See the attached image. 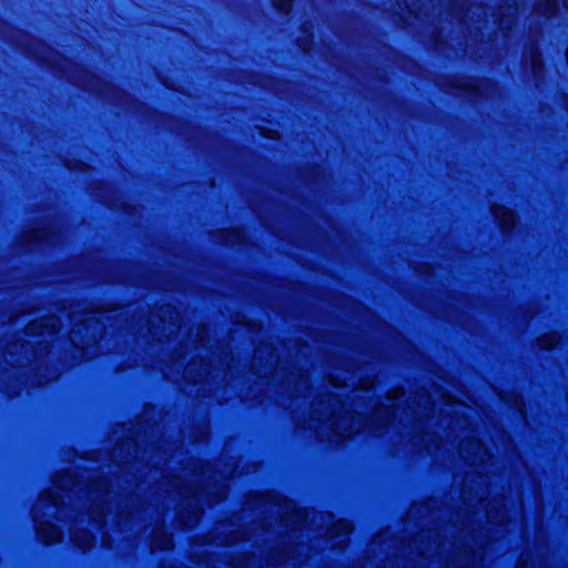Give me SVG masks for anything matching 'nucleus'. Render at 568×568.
<instances>
[{"label":"nucleus","mask_w":568,"mask_h":568,"mask_svg":"<svg viewBox=\"0 0 568 568\" xmlns=\"http://www.w3.org/2000/svg\"><path fill=\"white\" fill-rule=\"evenodd\" d=\"M459 454L470 465L484 464L490 456L485 445L475 437L460 442Z\"/></svg>","instance_id":"1"},{"label":"nucleus","mask_w":568,"mask_h":568,"mask_svg":"<svg viewBox=\"0 0 568 568\" xmlns=\"http://www.w3.org/2000/svg\"><path fill=\"white\" fill-rule=\"evenodd\" d=\"M433 408L434 403L432 398L428 395L423 394L418 399L413 398L409 400L408 409L410 413L407 414L405 418L407 422H413L416 424L414 427L419 430L420 426L417 423H419L423 416L428 417Z\"/></svg>","instance_id":"2"},{"label":"nucleus","mask_w":568,"mask_h":568,"mask_svg":"<svg viewBox=\"0 0 568 568\" xmlns=\"http://www.w3.org/2000/svg\"><path fill=\"white\" fill-rule=\"evenodd\" d=\"M488 494V484L486 478H480L476 489L473 487L471 480L468 479L463 487L462 497L466 504L473 506V500L483 503Z\"/></svg>","instance_id":"3"},{"label":"nucleus","mask_w":568,"mask_h":568,"mask_svg":"<svg viewBox=\"0 0 568 568\" xmlns=\"http://www.w3.org/2000/svg\"><path fill=\"white\" fill-rule=\"evenodd\" d=\"M333 419L331 422V425L333 426V433L337 438H344L351 436L354 432H358L359 425L362 423V415H355L352 416V423L349 428L345 427V424L347 422V417H337L331 416Z\"/></svg>","instance_id":"4"},{"label":"nucleus","mask_w":568,"mask_h":568,"mask_svg":"<svg viewBox=\"0 0 568 568\" xmlns=\"http://www.w3.org/2000/svg\"><path fill=\"white\" fill-rule=\"evenodd\" d=\"M209 375V363L201 361L199 363H191L184 369V378L190 383H199Z\"/></svg>","instance_id":"5"},{"label":"nucleus","mask_w":568,"mask_h":568,"mask_svg":"<svg viewBox=\"0 0 568 568\" xmlns=\"http://www.w3.org/2000/svg\"><path fill=\"white\" fill-rule=\"evenodd\" d=\"M38 537L47 545L58 542L62 538V532L52 524L43 523L37 528Z\"/></svg>","instance_id":"6"},{"label":"nucleus","mask_w":568,"mask_h":568,"mask_svg":"<svg viewBox=\"0 0 568 568\" xmlns=\"http://www.w3.org/2000/svg\"><path fill=\"white\" fill-rule=\"evenodd\" d=\"M394 412L392 410V406L382 405L375 409L373 415V425L374 427H378L379 424H392L395 427L396 418L393 417Z\"/></svg>","instance_id":"7"},{"label":"nucleus","mask_w":568,"mask_h":568,"mask_svg":"<svg viewBox=\"0 0 568 568\" xmlns=\"http://www.w3.org/2000/svg\"><path fill=\"white\" fill-rule=\"evenodd\" d=\"M491 211L494 216L499 221L500 225L505 230L511 229L514 226L515 214L513 211L499 205H494Z\"/></svg>","instance_id":"8"},{"label":"nucleus","mask_w":568,"mask_h":568,"mask_svg":"<svg viewBox=\"0 0 568 568\" xmlns=\"http://www.w3.org/2000/svg\"><path fill=\"white\" fill-rule=\"evenodd\" d=\"M72 541L81 549L85 550L93 546V536L84 529L75 530L71 534Z\"/></svg>","instance_id":"9"},{"label":"nucleus","mask_w":568,"mask_h":568,"mask_svg":"<svg viewBox=\"0 0 568 568\" xmlns=\"http://www.w3.org/2000/svg\"><path fill=\"white\" fill-rule=\"evenodd\" d=\"M40 326L43 329H47L49 332H54V331L59 329V322L54 316H49L47 318L41 320L40 322H38V321L31 322L27 326V329H28V332L33 333Z\"/></svg>","instance_id":"10"},{"label":"nucleus","mask_w":568,"mask_h":568,"mask_svg":"<svg viewBox=\"0 0 568 568\" xmlns=\"http://www.w3.org/2000/svg\"><path fill=\"white\" fill-rule=\"evenodd\" d=\"M60 501V496H58L55 493L52 491H44L40 499L38 500L37 505L34 506L33 513H34V520L38 519V511L40 507L44 504H49L51 506L58 505Z\"/></svg>","instance_id":"11"},{"label":"nucleus","mask_w":568,"mask_h":568,"mask_svg":"<svg viewBox=\"0 0 568 568\" xmlns=\"http://www.w3.org/2000/svg\"><path fill=\"white\" fill-rule=\"evenodd\" d=\"M172 545V538L165 534L162 529L154 530L153 546L158 549H168Z\"/></svg>","instance_id":"12"},{"label":"nucleus","mask_w":568,"mask_h":568,"mask_svg":"<svg viewBox=\"0 0 568 568\" xmlns=\"http://www.w3.org/2000/svg\"><path fill=\"white\" fill-rule=\"evenodd\" d=\"M351 525L347 520H338L329 529L328 535L331 538L348 535L351 532Z\"/></svg>","instance_id":"13"},{"label":"nucleus","mask_w":568,"mask_h":568,"mask_svg":"<svg viewBox=\"0 0 568 568\" xmlns=\"http://www.w3.org/2000/svg\"><path fill=\"white\" fill-rule=\"evenodd\" d=\"M559 342V335L555 332L541 335L537 343L540 348L550 349Z\"/></svg>","instance_id":"14"},{"label":"nucleus","mask_w":568,"mask_h":568,"mask_svg":"<svg viewBox=\"0 0 568 568\" xmlns=\"http://www.w3.org/2000/svg\"><path fill=\"white\" fill-rule=\"evenodd\" d=\"M537 11L541 16L551 17L557 11V2L555 0H546L538 6Z\"/></svg>","instance_id":"15"},{"label":"nucleus","mask_w":568,"mask_h":568,"mask_svg":"<svg viewBox=\"0 0 568 568\" xmlns=\"http://www.w3.org/2000/svg\"><path fill=\"white\" fill-rule=\"evenodd\" d=\"M445 405H446L445 413L447 415H450V414H456V415H462V416L465 415L464 410L466 409V406L463 405L462 403H457V402L448 399Z\"/></svg>","instance_id":"16"},{"label":"nucleus","mask_w":568,"mask_h":568,"mask_svg":"<svg viewBox=\"0 0 568 568\" xmlns=\"http://www.w3.org/2000/svg\"><path fill=\"white\" fill-rule=\"evenodd\" d=\"M484 508L486 516L490 521L504 524V514L499 516L498 511L495 510V505L493 503L486 504Z\"/></svg>","instance_id":"17"},{"label":"nucleus","mask_w":568,"mask_h":568,"mask_svg":"<svg viewBox=\"0 0 568 568\" xmlns=\"http://www.w3.org/2000/svg\"><path fill=\"white\" fill-rule=\"evenodd\" d=\"M419 443L423 444L425 448L428 450L440 447V445L437 442H435V437L428 433L422 435Z\"/></svg>","instance_id":"18"},{"label":"nucleus","mask_w":568,"mask_h":568,"mask_svg":"<svg viewBox=\"0 0 568 568\" xmlns=\"http://www.w3.org/2000/svg\"><path fill=\"white\" fill-rule=\"evenodd\" d=\"M273 2L278 10L283 12H288L292 0H273Z\"/></svg>","instance_id":"19"},{"label":"nucleus","mask_w":568,"mask_h":568,"mask_svg":"<svg viewBox=\"0 0 568 568\" xmlns=\"http://www.w3.org/2000/svg\"><path fill=\"white\" fill-rule=\"evenodd\" d=\"M402 395H403V390L400 388H394V389L388 392L387 399L388 400H394V399L400 397Z\"/></svg>","instance_id":"20"},{"label":"nucleus","mask_w":568,"mask_h":568,"mask_svg":"<svg viewBox=\"0 0 568 568\" xmlns=\"http://www.w3.org/2000/svg\"><path fill=\"white\" fill-rule=\"evenodd\" d=\"M531 57L532 69L534 71H536L540 64L539 54L537 52H534Z\"/></svg>","instance_id":"21"},{"label":"nucleus","mask_w":568,"mask_h":568,"mask_svg":"<svg viewBox=\"0 0 568 568\" xmlns=\"http://www.w3.org/2000/svg\"><path fill=\"white\" fill-rule=\"evenodd\" d=\"M327 415H323L322 413L317 412V416L316 418L320 420V422H324L326 419Z\"/></svg>","instance_id":"22"},{"label":"nucleus","mask_w":568,"mask_h":568,"mask_svg":"<svg viewBox=\"0 0 568 568\" xmlns=\"http://www.w3.org/2000/svg\"><path fill=\"white\" fill-rule=\"evenodd\" d=\"M332 402H333V397H332V396H326V397H325V403H327V404H329V405H331V404H332Z\"/></svg>","instance_id":"23"},{"label":"nucleus","mask_w":568,"mask_h":568,"mask_svg":"<svg viewBox=\"0 0 568 568\" xmlns=\"http://www.w3.org/2000/svg\"><path fill=\"white\" fill-rule=\"evenodd\" d=\"M62 480H63L62 478H59V479L57 480V485H58V486H60V487H62V486H63Z\"/></svg>","instance_id":"24"},{"label":"nucleus","mask_w":568,"mask_h":568,"mask_svg":"<svg viewBox=\"0 0 568 568\" xmlns=\"http://www.w3.org/2000/svg\"><path fill=\"white\" fill-rule=\"evenodd\" d=\"M413 440H414V444H416V445L418 444V442H417V435H416V434H413Z\"/></svg>","instance_id":"25"}]
</instances>
